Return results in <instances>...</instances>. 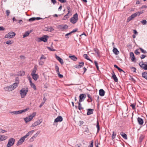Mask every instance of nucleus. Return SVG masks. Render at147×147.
Returning <instances> with one entry per match:
<instances>
[{"label":"nucleus","instance_id":"obj_1","mask_svg":"<svg viewBox=\"0 0 147 147\" xmlns=\"http://www.w3.org/2000/svg\"><path fill=\"white\" fill-rule=\"evenodd\" d=\"M34 131V130H32L28 132L27 134L22 137L18 142L16 145L19 146L24 141L25 139L30 135H32Z\"/></svg>","mask_w":147,"mask_h":147},{"label":"nucleus","instance_id":"obj_2","mask_svg":"<svg viewBox=\"0 0 147 147\" xmlns=\"http://www.w3.org/2000/svg\"><path fill=\"white\" fill-rule=\"evenodd\" d=\"M28 91V88H26V89L22 88L20 90V93L22 98H24L26 96Z\"/></svg>","mask_w":147,"mask_h":147},{"label":"nucleus","instance_id":"obj_3","mask_svg":"<svg viewBox=\"0 0 147 147\" xmlns=\"http://www.w3.org/2000/svg\"><path fill=\"white\" fill-rule=\"evenodd\" d=\"M78 15L77 13L74 14L73 17L70 19V22L73 24H76L78 21Z\"/></svg>","mask_w":147,"mask_h":147},{"label":"nucleus","instance_id":"obj_4","mask_svg":"<svg viewBox=\"0 0 147 147\" xmlns=\"http://www.w3.org/2000/svg\"><path fill=\"white\" fill-rule=\"evenodd\" d=\"M36 113L34 112L32 114L29 116L24 118V120L25 121L26 123H27L28 122L30 121L36 115Z\"/></svg>","mask_w":147,"mask_h":147},{"label":"nucleus","instance_id":"obj_5","mask_svg":"<svg viewBox=\"0 0 147 147\" xmlns=\"http://www.w3.org/2000/svg\"><path fill=\"white\" fill-rule=\"evenodd\" d=\"M16 88L13 84L4 88V89L6 91L10 92Z\"/></svg>","mask_w":147,"mask_h":147},{"label":"nucleus","instance_id":"obj_6","mask_svg":"<svg viewBox=\"0 0 147 147\" xmlns=\"http://www.w3.org/2000/svg\"><path fill=\"white\" fill-rule=\"evenodd\" d=\"M15 139L13 138H10L7 145V147H10L12 146L14 144Z\"/></svg>","mask_w":147,"mask_h":147},{"label":"nucleus","instance_id":"obj_7","mask_svg":"<svg viewBox=\"0 0 147 147\" xmlns=\"http://www.w3.org/2000/svg\"><path fill=\"white\" fill-rule=\"evenodd\" d=\"M16 33L15 32H11L5 35V38H11L14 37Z\"/></svg>","mask_w":147,"mask_h":147},{"label":"nucleus","instance_id":"obj_8","mask_svg":"<svg viewBox=\"0 0 147 147\" xmlns=\"http://www.w3.org/2000/svg\"><path fill=\"white\" fill-rule=\"evenodd\" d=\"M68 27V26L66 24L60 25L57 26L58 28L61 30L62 31L67 29Z\"/></svg>","mask_w":147,"mask_h":147},{"label":"nucleus","instance_id":"obj_9","mask_svg":"<svg viewBox=\"0 0 147 147\" xmlns=\"http://www.w3.org/2000/svg\"><path fill=\"white\" fill-rule=\"evenodd\" d=\"M139 65L144 70H147V62H145L144 63L143 62H141L139 63Z\"/></svg>","mask_w":147,"mask_h":147},{"label":"nucleus","instance_id":"obj_10","mask_svg":"<svg viewBox=\"0 0 147 147\" xmlns=\"http://www.w3.org/2000/svg\"><path fill=\"white\" fill-rule=\"evenodd\" d=\"M86 97V95L85 94H82L79 96V101L82 102L83 101Z\"/></svg>","mask_w":147,"mask_h":147},{"label":"nucleus","instance_id":"obj_11","mask_svg":"<svg viewBox=\"0 0 147 147\" xmlns=\"http://www.w3.org/2000/svg\"><path fill=\"white\" fill-rule=\"evenodd\" d=\"M42 122V121L41 120H38L36 121L35 122L33 123L31 126L32 127H34L39 125Z\"/></svg>","mask_w":147,"mask_h":147},{"label":"nucleus","instance_id":"obj_12","mask_svg":"<svg viewBox=\"0 0 147 147\" xmlns=\"http://www.w3.org/2000/svg\"><path fill=\"white\" fill-rule=\"evenodd\" d=\"M40 131H38L30 139L29 141L30 142H32L34 141V139H35L37 136L38 135L40 134Z\"/></svg>","mask_w":147,"mask_h":147},{"label":"nucleus","instance_id":"obj_13","mask_svg":"<svg viewBox=\"0 0 147 147\" xmlns=\"http://www.w3.org/2000/svg\"><path fill=\"white\" fill-rule=\"evenodd\" d=\"M19 83V78L18 77H16L15 79V82L13 85L16 88L18 86Z\"/></svg>","mask_w":147,"mask_h":147},{"label":"nucleus","instance_id":"obj_14","mask_svg":"<svg viewBox=\"0 0 147 147\" xmlns=\"http://www.w3.org/2000/svg\"><path fill=\"white\" fill-rule=\"evenodd\" d=\"M48 37V36L47 35H44L43 36L39 38V39L40 41H43L46 42L47 40V38Z\"/></svg>","mask_w":147,"mask_h":147},{"label":"nucleus","instance_id":"obj_15","mask_svg":"<svg viewBox=\"0 0 147 147\" xmlns=\"http://www.w3.org/2000/svg\"><path fill=\"white\" fill-rule=\"evenodd\" d=\"M63 121V118L61 116H58L56 118L54 121V122L55 123L59 122H61Z\"/></svg>","mask_w":147,"mask_h":147},{"label":"nucleus","instance_id":"obj_16","mask_svg":"<svg viewBox=\"0 0 147 147\" xmlns=\"http://www.w3.org/2000/svg\"><path fill=\"white\" fill-rule=\"evenodd\" d=\"M111 74L112 75V78L115 82H118V79L115 75V72L113 71Z\"/></svg>","mask_w":147,"mask_h":147},{"label":"nucleus","instance_id":"obj_17","mask_svg":"<svg viewBox=\"0 0 147 147\" xmlns=\"http://www.w3.org/2000/svg\"><path fill=\"white\" fill-rule=\"evenodd\" d=\"M139 124L140 125H142L143 124L144 121L143 119L140 117H138L137 118Z\"/></svg>","mask_w":147,"mask_h":147},{"label":"nucleus","instance_id":"obj_18","mask_svg":"<svg viewBox=\"0 0 147 147\" xmlns=\"http://www.w3.org/2000/svg\"><path fill=\"white\" fill-rule=\"evenodd\" d=\"M29 80H30V85L31 87L32 88H33V89H34V90H36V86H35V84L34 83H32V82L31 81V78H30Z\"/></svg>","mask_w":147,"mask_h":147},{"label":"nucleus","instance_id":"obj_19","mask_svg":"<svg viewBox=\"0 0 147 147\" xmlns=\"http://www.w3.org/2000/svg\"><path fill=\"white\" fill-rule=\"evenodd\" d=\"M55 58L61 64H62L63 63V60L59 56H57V55H55Z\"/></svg>","mask_w":147,"mask_h":147},{"label":"nucleus","instance_id":"obj_20","mask_svg":"<svg viewBox=\"0 0 147 147\" xmlns=\"http://www.w3.org/2000/svg\"><path fill=\"white\" fill-rule=\"evenodd\" d=\"M7 138V136L0 135V141H2L5 140Z\"/></svg>","mask_w":147,"mask_h":147},{"label":"nucleus","instance_id":"obj_21","mask_svg":"<svg viewBox=\"0 0 147 147\" xmlns=\"http://www.w3.org/2000/svg\"><path fill=\"white\" fill-rule=\"evenodd\" d=\"M105 92L102 89H101L99 90V95L101 96H103L105 94Z\"/></svg>","mask_w":147,"mask_h":147},{"label":"nucleus","instance_id":"obj_22","mask_svg":"<svg viewBox=\"0 0 147 147\" xmlns=\"http://www.w3.org/2000/svg\"><path fill=\"white\" fill-rule=\"evenodd\" d=\"M130 57L132 61H134L135 59L134 53L133 52H131L130 54Z\"/></svg>","mask_w":147,"mask_h":147},{"label":"nucleus","instance_id":"obj_23","mask_svg":"<svg viewBox=\"0 0 147 147\" xmlns=\"http://www.w3.org/2000/svg\"><path fill=\"white\" fill-rule=\"evenodd\" d=\"M33 79L35 81L38 78V76L37 74H33L31 75Z\"/></svg>","mask_w":147,"mask_h":147},{"label":"nucleus","instance_id":"obj_24","mask_svg":"<svg viewBox=\"0 0 147 147\" xmlns=\"http://www.w3.org/2000/svg\"><path fill=\"white\" fill-rule=\"evenodd\" d=\"M113 51V53L116 55H118L119 53L117 49L116 48H114Z\"/></svg>","mask_w":147,"mask_h":147},{"label":"nucleus","instance_id":"obj_25","mask_svg":"<svg viewBox=\"0 0 147 147\" xmlns=\"http://www.w3.org/2000/svg\"><path fill=\"white\" fill-rule=\"evenodd\" d=\"M120 134L124 139L125 140L127 139V136L125 134L122 132L120 133Z\"/></svg>","mask_w":147,"mask_h":147},{"label":"nucleus","instance_id":"obj_26","mask_svg":"<svg viewBox=\"0 0 147 147\" xmlns=\"http://www.w3.org/2000/svg\"><path fill=\"white\" fill-rule=\"evenodd\" d=\"M10 113L12 114L18 115L20 114V111H15L12 112H10Z\"/></svg>","mask_w":147,"mask_h":147},{"label":"nucleus","instance_id":"obj_27","mask_svg":"<svg viewBox=\"0 0 147 147\" xmlns=\"http://www.w3.org/2000/svg\"><path fill=\"white\" fill-rule=\"evenodd\" d=\"M93 109H88L87 115H89L92 114L93 113Z\"/></svg>","mask_w":147,"mask_h":147},{"label":"nucleus","instance_id":"obj_28","mask_svg":"<svg viewBox=\"0 0 147 147\" xmlns=\"http://www.w3.org/2000/svg\"><path fill=\"white\" fill-rule=\"evenodd\" d=\"M31 32L29 31H27L23 35V37L25 38L26 37L28 36L29 34Z\"/></svg>","mask_w":147,"mask_h":147},{"label":"nucleus","instance_id":"obj_29","mask_svg":"<svg viewBox=\"0 0 147 147\" xmlns=\"http://www.w3.org/2000/svg\"><path fill=\"white\" fill-rule=\"evenodd\" d=\"M142 77L147 80V73L143 72L142 73Z\"/></svg>","mask_w":147,"mask_h":147},{"label":"nucleus","instance_id":"obj_30","mask_svg":"<svg viewBox=\"0 0 147 147\" xmlns=\"http://www.w3.org/2000/svg\"><path fill=\"white\" fill-rule=\"evenodd\" d=\"M84 57L86 59L92 62V61L89 58L88 56L86 54H84L83 55Z\"/></svg>","mask_w":147,"mask_h":147},{"label":"nucleus","instance_id":"obj_31","mask_svg":"<svg viewBox=\"0 0 147 147\" xmlns=\"http://www.w3.org/2000/svg\"><path fill=\"white\" fill-rule=\"evenodd\" d=\"M81 102L79 101L78 102H77L78 103V109L80 110H81L83 109V108L82 107V104L81 103Z\"/></svg>","mask_w":147,"mask_h":147},{"label":"nucleus","instance_id":"obj_32","mask_svg":"<svg viewBox=\"0 0 147 147\" xmlns=\"http://www.w3.org/2000/svg\"><path fill=\"white\" fill-rule=\"evenodd\" d=\"M47 30H45L46 31H48L49 32H52L54 30V29L52 27H48L47 28Z\"/></svg>","mask_w":147,"mask_h":147},{"label":"nucleus","instance_id":"obj_33","mask_svg":"<svg viewBox=\"0 0 147 147\" xmlns=\"http://www.w3.org/2000/svg\"><path fill=\"white\" fill-rule=\"evenodd\" d=\"M69 57L71 59L74 61H76L77 59V57L74 55L69 56Z\"/></svg>","mask_w":147,"mask_h":147},{"label":"nucleus","instance_id":"obj_34","mask_svg":"<svg viewBox=\"0 0 147 147\" xmlns=\"http://www.w3.org/2000/svg\"><path fill=\"white\" fill-rule=\"evenodd\" d=\"M94 50L95 52V53H96L97 55L98 56H100V52L98 49H94Z\"/></svg>","mask_w":147,"mask_h":147},{"label":"nucleus","instance_id":"obj_35","mask_svg":"<svg viewBox=\"0 0 147 147\" xmlns=\"http://www.w3.org/2000/svg\"><path fill=\"white\" fill-rule=\"evenodd\" d=\"M37 70V68L36 67H34L33 69V70L32 72L31 73V75L35 74V73L36 72Z\"/></svg>","mask_w":147,"mask_h":147},{"label":"nucleus","instance_id":"obj_36","mask_svg":"<svg viewBox=\"0 0 147 147\" xmlns=\"http://www.w3.org/2000/svg\"><path fill=\"white\" fill-rule=\"evenodd\" d=\"M96 127L97 128V133L100 130V127L99 125V123L97 121V125H96Z\"/></svg>","mask_w":147,"mask_h":147},{"label":"nucleus","instance_id":"obj_37","mask_svg":"<svg viewBox=\"0 0 147 147\" xmlns=\"http://www.w3.org/2000/svg\"><path fill=\"white\" fill-rule=\"evenodd\" d=\"M44 98L45 100L43 102H42L39 105V107L40 108L41 107L44 105V104L46 100L45 96H44V97H43V100L44 99Z\"/></svg>","mask_w":147,"mask_h":147},{"label":"nucleus","instance_id":"obj_38","mask_svg":"<svg viewBox=\"0 0 147 147\" xmlns=\"http://www.w3.org/2000/svg\"><path fill=\"white\" fill-rule=\"evenodd\" d=\"M55 68L57 73L59 72V67L57 65H55Z\"/></svg>","mask_w":147,"mask_h":147},{"label":"nucleus","instance_id":"obj_39","mask_svg":"<svg viewBox=\"0 0 147 147\" xmlns=\"http://www.w3.org/2000/svg\"><path fill=\"white\" fill-rule=\"evenodd\" d=\"M94 63L95 65L96 66V68L97 69V70L99 71V69L98 66V63H97V62L96 61H94Z\"/></svg>","mask_w":147,"mask_h":147},{"label":"nucleus","instance_id":"obj_40","mask_svg":"<svg viewBox=\"0 0 147 147\" xmlns=\"http://www.w3.org/2000/svg\"><path fill=\"white\" fill-rule=\"evenodd\" d=\"M136 105V104L134 103L133 104H131L130 105V106L131 107H132V109H135L136 108H135V106Z\"/></svg>","mask_w":147,"mask_h":147},{"label":"nucleus","instance_id":"obj_41","mask_svg":"<svg viewBox=\"0 0 147 147\" xmlns=\"http://www.w3.org/2000/svg\"><path fill=\"white\" fill-rule=\"evenodd\" d=\"M69 15L67 14L66 15H65L63 18V20H66L68 18H69Z\"/></svg>","mask_w":147,"mask_h":147},{"label":"nucleus","instance_id":"obj_42","mask_svg":"<svg viewBox=\"0 0 147 147\" xmlns=\"http://www.w3.org/2000/svg\"><path fill=\"white\" fill-rule=\"evenodd\" d=\"M130 69L131 70V71H133L134 72H136V68L134 67H130Z\"/></svg>","mask_w":147,"mask_h":147},{"label":"nucleus","instance_id":"obj_43","mask_svg":"<svg viewBox=\"0 0 147 147\" xmlns=\"http://www.w3.org/2000/svg\"><path fill=\"white\" fill-rule=\"evenodd\" d=\"M113 134L112 136V140H113L115 139L116 135V134H115L114 132L113 131Z\"/></svg>","mask_w":147,"mask_h":147},{"label":"nucleus","instance_id":"obj_44","mask_svg":"<svg viewBox=\"0 0 147 147\" xmlns=\"http://www.w3.org/2000/svg\"><path fill=\"white\" fill-rule=\"evenodd\" d=\"M139 49H140V50H141V51L142 53H143L145 54L147 53V51L145 50H144L143 49H142V48H140Z\"/></svg>","mask_w":147,"mask_h":147},{"label":"nucleus","instance_id":"obj_45","mask_svg":"<svg viewBox=\"0 0 147 147\" xmlns=\"http://www.w3.org/2000/svg\"><path fill=\"white\" fill-rule=\"evenodd\" d=\"M141 22L142 24L143 25H144L146 24L147 22L146 20H143L141 21Z\"/></svg>","mask_w":147,"mask_h":147},{"label":"nucleus","instance_id":"obj_46","mask_svg":"<svg viewBox=\"0 0 147 147\" xmlns=\"http://www.w3.org/2000/svg\"><path fill=\"white\" fill-rule=\"evenodd\" d=\"M45 60H40L39 61V65H42L44 63Z\"/></svg>","mask_w":147,"mask_h":147},{"label":"nucleus","instance_id":"obj_47","mask_svg":"<svg viewBox=\"0 0 147 147\" xmlns=\"http://www.w3.org/2000/svg\"><path fill=\"white\" fill-rule=\"evenodd\" d=\"M29 109L28 108H26L25 109H24L22 110H20V114L22 113L25 112L27 111Z\"/></svg>","mask_w":147,"mask_h":147},{"label":"nucleus","instance_id":"obj_48","mask_svg":"<svg viewBox=\"0 0 147 147\" xmlns=\"http://www.w3.org/2000/svg\"><path fill=\"white\" fill-rule=\"evenodd\" d=\"M13 41H12L9 40L8 41H7L6 43V44L8 45H11L13 43Z\"/></svg>","mask_w":147,"mask_h":147},{"label":"nucleus","instance_id":"obj_49","mask_svg":"<svg viewBox=\"0 0 147 147\" xmlns=\"http://www.w3.org/2000/svg\"><path fill=\"white\" fill-rule=\"evenodd\" d=\"M79 64L80 67H82L84 65V63L83 62H79Z\"/></svg>","mask_w":147,"mask_h":147},{"label":"nucleus","instance_id":"obj_50","mask_svg":"<svg viewBox=\"0 0 147 147\" xmlns=\"http://www.w3.org/2000/svg\"><path fill=\"white\" fill-rule=\"evenodd\" d=\"M134 53L136 55H139L140 54V53L139 52L138 49H137L135 51Z\"/></svg>","mask_w":147,"mask_h":147},{"label":"nucleus","instance_id":"obj_51","mask_svg":"<svg viewBox=\"0 0 147 147\" xmlns=\"http://www.w3.org/2000/svg\"><path fill=\"white\" fill-rule=\"evenodd\" d=\"M25 74V72L24 71H21L20 72V76H24Z\"/></svg>","mask_w":147,"mask_h":147},{"label":"nucleus","instance_id":"obj_52","mask_svg":"<svg viewBox=\"0 0 147 147\" xmlns=\"http://www.w3.org/2000/svg\"><path fill=\"white\" fill-rule=\"evenodd\" d=\"M71 34V32H70L69 33L66 34L65 35V37L67 38H69V37L68 36L70 35Z\"/></svg>","mask_w":147,"mask_h":147},{"label":"nucleus","instance_id":"obj_53","mask_svg":"<svg viewBox=\"0 0 147 147\" xmlns=\"http://www.w3.org/2000/svg\"><path fill=\"white\" fill-rule=\"evenodd\" d=\"M133 19H132V18H131V16H129V17H128L127 19V22H129L131 20H132Z\"/></svg>","mask_w":147,"mask_h":147},{"label":"nucleus","instance_id":"obj_54","mask_svg":"<svg viewBox=\"0 0 147 147\" xmlns=\"http://www.w3.org/2000/svg\"><path fill=\"white\" fill-rule=\"evenodd\" d=\"M131 17V18H132V19L134 18H135L136 17V14L135 13L132 14L130 16Z\"/></svg>","mask_w":147,"mask_h":147},{"label":"nucleus","instance_id":"obj_55","mask_svg":"<svg viewBox=\"0 0 147 147\" xmlns=\"http://www.w3.org/2000/svg\"><path fill=\"white\" fill-rule=\"evenodd\" d=\"M129 80L133 82L134 83H135L136 82V80H135L132 77L130 76V78H129Z\"/></svg>","mask_w":147,"mask_h":147},{"label":"nucleus","instance_id":"obj_56","mask_svg":"<svg viewBox=\"0 0 147 147\" xmlns=\"http://www.w3.org/2000/svg\"><path fill=\"white\" fill-rule=\"evenodd\" d=\"M47 48L48 49H49L50 51H55V49H53V48H51L49 47H47Z\"/></svg>","mask_w":147,"mask_h":147},{"label":"nucleus","instance_id":"obj_57","mask_svg":"<svg viewBox=\"0 0 147 147\" xmlns=\"http://www.w3.org/2000/svg\"><path fill=\"white\" fill-rule=\"evenodd\" d=\"M35 20V18L33 17L30 18L29 19V21L30 22L33 21Z\"/></svg>","mask_w":147,"mask_h":147},{"label":"nucleus","instance_id":"obj_58","mask_svg":"<svg viewBox=\"0 0 147 147\" xmlns=\"http://www.w3.org/2000/svg\"><path fill=\"white\" fill-rule=\"evenodd\" d=\"M93 141L92 140L91 141V143L90 145L88 146V147H93Z\"/></svg>","mask_w":147,"mask_h":147},{"label":"nucleus","instance_id":"obj_59","mask_svg":"<svg viewBox=\"0 0 147 147\" xmlns=\"http://www.w3.org/2000/svg\"><path fill=\"white\" fill-rule=\"evenodd\" d=\"M144 138V137L143 136H141L140 138H139V140H140V142H142L143 140V139Z\"/></svg>","mask_w":147,"mask_h":147},{"label":"nucleus","instance_id":"obj_60","mask_svg":"<svg viewBox=\"0 0 147 147\" xmlns=\"http://www.w3.org/2000/svg\"><path fill=\"white\" fill-rule=\"evenodd\" d=\"M43 59H46V57H45L44 55H42L40 58V60H42Z\"/></svg>","mask_w":147,"mask_h":147},{"label":"nucleus","instance_id":"obj_61","mask_svg":"<svg viewBox=\"0 0 147 147\" xmlns=\"http://www.w3.org/2000/svg\"><path fill=\"white\" fill-rule=\"evenodd\" d=\"M10 13V12L9 10H7L6 11V14L7 16H8Z\"/></svg>","mask_w":147,"mask_h":147},{"label":"nucleus","instance_id":"obj_62","mask_svg":"<svg viewBox=\"0 0 147 147\" xmlns=\"http://www.w3.org/2000/svg\"><path fill=\"white\" fill-rule=\"evenodd\" d=\"M57 74L59 78H61L63 77V75H62L60 74L59 72Z\"/></svg>","mask_w":147,"mask_h":147},{"label":"nucleus","instance_id":"obj_63","mask_svg":"<svg viewBox=\"0 0 147 147\" xmlns=\"http://www.w3.org/2000/svg\"><path fill=\"white\" fill-rule=\"evenodd\" d=\"M118 70H119V72H121V71H122L124 73H125V72L122 69H121L120 67H118V68L117 69Z\"/></svg>","mask_w":147,"mask_h":147},{"label":"nucleus","instance_id":"obj_64","mask_svg":"<svg viewBox=\"0 0 147 147\" xmlns=\"http://www.w3.org/2000/svg\"><path fill=\"white\" fill-rule=\"evenodd\" d=\"M5 132H7V131L6 130H3L1 129H0V133H4Z\"/></svg>","mask_w":147,"mask_h":147}]
</instances>
